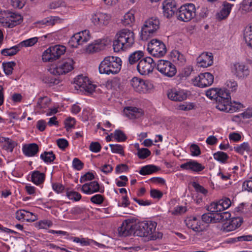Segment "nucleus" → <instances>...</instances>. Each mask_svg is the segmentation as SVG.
<instances>
[{"label": "nucleus", "mask_w": 252, "mask_h": 252, "mask_svg": "<svg viewBox=\"0 0 252 252\" xmlns=\"http://www.w3.org/2000/svg\"><path fill=\"white\" fill-rule=\"evenodd\" d=\"M134 32L128 29L119 31L116 34L113 42V48L115 52L126 51L134 44Z\"/></svg>", "instance_id": "nucleus-1"}, {"label": "nucleus", "mask_w": 252, "mask_h": 252, "mask_svg": "<svg viewBox=\"0 0 252 252\" xmlns=\"http://www.w3.org/2000/svg\"><path fill=\"white\" fill-rule=\"evenodd\" d=\"M157 223L152 220L140 222L135 226L134 234L143 237L146 241L155 240L161 237L160 233L156 231Z\"/></svg>", "instance_id": "nucleus-2"}, {"label": "nucleus", "mask_w": 252, "mask_h": 252, "mask_svg": "<svg viewBox=\"0 0 252 252\" xmlns=\"http://www.w3.org/2000/svg\"><path fill=\"white\" fill-rule=\"evenodd\" d=\"M122 63L121 58L118 57H106L99 65V72L100 74H117L121 69Z\"/></svg>", "instance_id": "nucleus-3"}, {"label": "nucleus", "mask_w": 252, "mask_h": 252, "mask_svg": "<svg viewBox=\"0 0 252 252\" xmlns=\"http://www.w3.org/2000/svg\"><path fill=\"white\" fill-rule=\"evenodd\" d=\"M159 21L157 17H151L145 21L141 30V39L146 40L153 36L159 29Z\"/></svg>", "instance_id": "nucleus-4"}, {"label": "nucleus", "mask_w": 252, "mask_h": 252, "mask_svg": "<svg viewBox=\"0 0 252 252\" xmlns=\"http://www.w3.org/2000/svg\"><path fill=\"white\" fill-rule=\"evenodd\" d=\"M74 62L72 58L64 59L52 65L49 71L55 75H63L71 71L74 68Z\"/></svg>", "instance_id": "nucleus-5"}, {"label": "nucleus", "mask_w": 252, "mask_h": 252, "mask_svg": "<svg viewBox=\"0 0 252 252\" xmlns=\"http://www.w3.org/2000/svg\"><path fill=\"white\" fill-rule=\"evenodd\" d=\"M156 65L157 70L165 76L172 77L177 72L175 65L169 61L159 60Z\"/></svg>", "instance_id": "nucleus-6"}, {"label": "nucleus", "mask_w": 252, "mask_h": 252, "mask_svg": "<svg viewBox=\"0 0 252 252\" xmlns=\"http://www.w3.org/2000/svg\"><path fill=\"white\" fill-rule=\"evenodd\" d=\"M147 49L150 54L158 58L163 57L166 53L165 44L157 39H152L148 44Z\"/></svg>", "instance_id": "nucleus-7"}, {"label": "nucleus", "mask_w": 252, "mask_h": 252, "mask_svg": "<svg viewBox=\"0 0 252 252\" xmlns=\"http://www.w3.org/2000/svg\"><path fill=\"white\" fill-rule=\"evenodd\" d=\"M195 7L192 3H188L180 7L178 12V19L188 22L195 16Z\"/></svg>", "instance_id": "nucleus-8"}, {"label": "nucleus", "mask_w": 252, "mask_h": 252, "mask_svg": "<svg viewBox=\"0 0 252 252\" xmlns=\"http://www.w3.org/2000/svg\"><path fill=\"white\" fill-rule=\"evenodd\" d=\"M74 83L76 85V88L77 86L79 89L89 94L93 93L96 87L91 83L88 77L82 75H79L76 77Z\"/></svg>", "instance_id": "nucleus-9"}, {"label": "nucleus", "mask_w": 252, "mask_h": 252, "mask_svg": "<svg viewBox=\"0 0 252 252\" xmlns=\"http://www.w3.org/2000/svg\"><path fill=\"white\" fill-rule=\"evenodd\" d=\"M156 66L153 59L151 57H146L138 63L137 69L139 73L143 75H146L152 72Z\"/></svg>", "instance_id": "nucleus-10"}, {"label": "nucleus", "mask_w": 252, "mask_h": 252, "mask_svg": "<svg viewBox=\"0 0 252 252\" xmlns=\"http://www.w3.org/2000/svg\"><path fill=\"white\" fill-rule=\"evenodd\" d=\"M90 39L89 31L84 30L74 34L69 40V44L71 46L77 48L79 45H82L88 41Z\"/></svg>", "instance_id": "nucleus-11"}, {"label": "nucleus", "mask_w": 252, "mask_h": 252, "mask_svg": "<svg viewBox=\"0 0 252 252\" xmlns=\"http://www.w3.org/2000/svg\"><path fill=\"white\" fill-rule=\"evenodd\" d=\"M214 82V76L209 72L200 73L193 79L195 86L204 88L210 86Z\"/></svg>", "instance_id": "nucleus-12"}, {"label": "nucleus", "mask_w": 252, "mask_h": 252, "mask_svg": "<svg viewBox=\"0 0 252 252\" xmlns=\"http://www.w3.org/2000/svg\"><path fill=\"white\" fill-rule=\"evenodd\" d=\"M131 85L135 91L140 93H146L153 88V85L149 81L137 77L131 79Z\"/></svg>", "instance_id": "nucleus-13"}, {"label": "nucleus", "mask_w": 252, "mask_h": 252, "mask_svg": "<svg viewBox=\"0 0 252 252\" xmlns=\"http://www.w3.org/2000/svg\"><path fill=\"white\" fill-rule=\"evenodd\" d=\"M111 19V16L108 14L96 12L93 13L91 18L92 23L98 27H102L107 25Z\"/></svg>", "instance_id": "nucleus-14"}, {"label": "nucleus", "mask_w": 252, "mask_h": 252, "mask_svg": "<svg viewBox=\"0 0 252 252\" xmlns=\"http://www.w3.org/2000/svg\"><path fill=\"white\" fill-rule=\"evenodd\" d=\"M232 73L237 77L244 79L247 77L250 74L248 67L242 63H235L231 65Z\"/></svg>", "instance_id": "nucleus-15"}, {"label": "nucleus", "mask_w": 252, "mask_h": 252, "mask_svg": "<svg viewBox=\"0 0 252 252\" xmlns=\"http://www.w3.org/2000/svg\"><path fill=\"white\" fill-rule=\"evenodd\" d=\"M227 103V104L220 103L219 106H216V108L220 111L232 113L240 111L244 107L243 104L238 101H230L229 99Z\"/></svg>", "instance_id": "nucleus-16"}, {"label": "nucleus", "mask_w": 252, "mask_h": 252, "mask_svg": "<svg viewBox=\"0 0 252 252\" xmlns=\"http://www.w3.org/2000/svg\"><path fill=\"white\" fill-rule=\"evenodd\" d=\"M136 223L132 220L128 219L123 222L121 226L118 229L119 234L122 236H127L132 233H134Z\"/></svg>", "instance_id": "nucleus-17"}, {"label": "nucleus", "mask_w": 252, "mask_h": 252, "mask_svg": "<svg viewBox=\"0 0 252 252\" xmlns=\"http://www.w3.org/2000/svg\"><path fill=\"white\" fill-rule=\"evenodd\" d=\"M163 15L167 18L172 17L177 10L174 0H164L162 2Z\"/></svg>", "instance_id": "nucleus-18"}, {"label": "nucleus", "mask_w": 252, "mask_h": 252, "mask_svg": "<svg viewBox=\"0 0 252 252\" xmlns=\"http://www.w3.org/2000/svg\"><path fill=\"white\" fill-rule=\"evenodd\" d=\"M198 66L207 67L212 65L214 62V57L211 53L203 52L196 59Z\"/></svg>", "instance_id": "nucleus-19"}, {"label": "nucleus", "mask_w": 252, "mask_h": 252, "mask_svg": "<svg viewBox=\"0 0 252 252\" xmlns=\"http://www.w3.org/2000/svg\"><path fill=\"white\" fill-rule=\"evenodd\" d=\"M187 95V91L182 89H172L169 90L167 93L168 97L175 101H182L186 99Z\"/></svg>", "instance_id": "nucleus-20"}, {"label": "nucleus", "mask_w": 252, "mask_h": 252, "mask_svg": "<svg viewBox=\"0 0 252 252\" xmlns=\"http://www.w3.org/2000/svg\"><path fill=\"white\" fill-rule=\"evenodd\" d=\"M188 227L192 229L196 232L204 231L205 227L200 220L196 217H191L185 220Z\"/></svg>", "instance_id": "nucleus-21"}, {"label": "nucleus", "mask_w": 252, "mask_h": 252, "mask_svg": "<svg viewBox=\"0 0 252 252\" xmlns=\"http://www.w3.org/2000/svg\"><path fill=\"white\" fill-rule=\"evenodd\" d=\"M123 113L126 117L130 119H138L144 115V111L142 109L132 106L125 107Z\"/></svg>", "instance_id": "nucleus-22"}, {"label": "nucleus", "mask_w": 252, "mask_h": 252, "mask_svg": "<svg viewBox=\"0 0 252 252\" xmlns=\"http://www.w3.org/2000/svg\"><path fill=\"white\" fill-rule=\"evenodd\" d=\"M180 168L183 170H190L195 172L201 171L205 168L201 164L193 160H189L181 164Z\"/></svg>", "instance_id": "nucleus-23"}, {"label": "nucleus", "mask_w": 252, "mask_h": 252, "mask_svg": "<svg viewBox=\"0 0 252 252\" xmlns=\"http://www.w3.org/2000/svg\"><path fill=\"white\" fill-rule=\"evenodd\" d=\"M81 191L86 194H92L100 191V187L96 181H91L82 185Z\"/></svg>", "instance_id": "nucleus-24"}, {"label": "nucleus", "mask_w": 252, "mask_h": 252, "mask_svg": "<svg viewBox=\"0 0 252 252\" xmlns=\"http://www.w3.org/2000/svg\"><path fill=\"white\" fill-rule=\"evenodd\" d=\"M0 144L2 148L9 152H12L13 149L17 145V143L14 140L3 136H0Z\"/></svg>", "instance_id": "nucleus-25"}, {"label": "nucleus", "mask_w": 252, "mask_h": 252, "mask_svg": "<svg viewBox=\"0 0 252 252\" xmlns=\"http://www.w3.org/2000/svg\"><path fill=\"white\" fill-rule=\"evenodd\" d=\"M39 151V147L36 143L25 144L22 147L23 154L27 157L34 156Z\"/></svg>", "instance_id": "nucleus-26"}, {"label": "nucleus", "mask_w": 252, "mask_h": 252, "mask_svg": "<svg viewBox=\"0 0 252 252\" xmlns=\"http://www.w3.org/2000/svg\"><path fill=\"white\" fill-rule=\"evenodd\" d=\"M233 5L234 4L227 1L223 2L221 10L218 13V18L220 20L227 18L229 15Z\"/></svg>", "instance_id": "nucleus-27"}, {"label": "nucleus", "mask_w": 252, "mask_h": 252, "mask_svg": "<svg viewBox=\"0 0 252 252\" xmlns=\"http://www.w3.org/2000/svg\"><path fill=\"white\" fill-rule=\"evenodd\" d=\"M218 96L217 98V105L220 103L227 104V102L230 99V95L227 90L218 89Z\"/></svg>", "instance_id": "nucleus-28"}, {"label": "nucleus", "mask_w": 252, "mask_h": 252, "mask_svg": "<svg viewBox=\"0 0 252 252\" xmlns=\"http://www.w3.org/2000/svg\"><path fill=\"white\" fill-rule=\"evenodd\" d=\"M69 240L72 241L73 242L78 243L82 247L88 246L92 244H97V242L93 239L88 238H84L82 236L78 237H70Z\"/></svg>", "instance_id": "nucleus-29"}, {"label": "nucleus", "mask_w": 252, "mask_h": 252, "mask_svg": "<svg viewBox=\"0 0 252 252\" xmlns=\"http://www.w3.org/2000/svg\"><path fill=\"white\" fill-rule=\"evenodd\" d=\"M105 46V44L102 43L101 41L97 40L94 43L88 45L86 48V51L88 53L96 52L103 49Z\"/></svg>", "instance_id": "nucleus-30"}, {"label": "nucleus", "mask_w": 252, "mask_h": 252, "mask_svg": "<svg viewBox=\"0 0 252 252\" xmlns=\"http://www.w3.org/2000/svg\"><path fill=\"white\" fill-rule=\"evenodd\" d=\"M50 52L54 60L58 59L62 55L64 54L66 51L64 46L57 45L50 47Z\"/></svg>", "instance_id": "nucleus-31"}, {"label": "nucleus", "mask_w": 252, "mask_h": 252, "mask_svg": "<svg viewBox=\"0 0 252 252\" xmlns=\"http://www.w3.org/2000/svg\"><path fill=\"white\" fill-rule=\"evenodd\" d=\"M45 178V175L39 171L35 170L32 172L31 181L36 185L43 184Z\"/></svg>", "instance_id": "nucleus-32"}, {"label": "nucleus", "mask_w": 252, "mask_h": 252, "mask_svg": "<svg viewBox=\"0 0 252 252\" xmlns=\"http://www.w3.org/2000/svg\"><path fill=\"white\" fill-rule=\"evenodd\" d=\"M170 56L174 62L180 65H184L186 62L185 56L178 50H173L170 53Z\"/></svg>", "instance_id": "nucleus-33"}, {"label": "nucleus", "mask_w": 252, "mask_h": 252, "mask_svg": "<svg viewBox=\"0 0 252 252\" xmlns=\"http://www.w3.org/2000/svg\"><path fill=\"white\" fill-rule=\"evenodd\" d=\"M9 11H1L0 13V24L4 27L11 28Z\"/></svg>", "instance_id": "nucleus-34"}, {"label": "nucleus", "mask_w": 252, "mask_h": 252, "mask_svg": "<svg viewBox=\"0 0 252 252\" xmlns=\"http://www.w3.org/2000/svg\"><path fill=\"white\" fill-rule=\"evenodd\" d=\"M159 168L153 164H149L143 166L139 173L142 175H149L157 172Z\"/></svg>", "instance_id": "nucleus-35"}, {"label": "nucleus", "mask_w": 252, "mask_h": 252, "mask_svg": "<svg viewBox=\"0 0 252 252\" xmlns=\"http://www.w3.org/2000/svg\"><path fill=\"white\" fill-rule=\"evenodd\" d=\"M244 38L248 46L252 48V25H249L245 28Z\"/></svg>", "instance_id": "nucleus-36"}, {"label": "nucleus", "mask_w": 252, "mask_h": 252, "mask_svg": "<svg viewBox=\"0 0 252 252\" xmlns=\"http://www.w3.org/2000/svg\"><path fill=\"white\" fill-rule=\"evenodd\" d=\"M11 28L21 23L23 21L22 16L15 12L9 11Z\"/></svg>", "instance_id": "nucleus-37"}, {"label": "nucleus", "mask_w": 252, "mask_h": 252, "mask_svg": "<svg viewBox=\"0 0 252 252\" xmlns=\"http://www.w3.org/2000/svg\"><path fill=\"white\" fill-rule=\"evenodd\" d=\"M135 21L134 12L132 11H128L125 14L122 22L125 26H131Z\"/></svg>", "instance_id": "nucleus-38"}, {"label": "nucleus", "mask_w": 252, "mask_h": 252, "mask_svg": "<svg viewBox=\"0 0 252 252\" xmlns=\"http://www.w3.org/2000/svg\"><path fill=\"white\" fill-rule=\"evenodd\" d=\"M250 150V146L248 142H243L234 147V150L241 155H244L245 153H248Z\"/></svg>", "instance_id": "nucleus-39"}, {"label": "nucleus", "mask_w": 252, "mask_h": 252, "mask_svg": "<svg viewBox=\"0 0 252 252\" xmlns=\"http://www.w3.org/2000/svg\"><path fill=\"white\" fill-rule=\"evenodd\" d=\"M40 158L45 163H51L55 159V155L53 152H44L40 155Z\"/></svg>", "instance_id": "nucleus-40"}, {"label": "nucleus", "mask_w": 252, "mask_h": 252, "mask_svg": "<svg viewBox=\"0 0 252 252\" xmlns=\"http://www.w3.org/2000/svg\"><path fill=\"white\" fill-rule=\"evenodd\" d=\"M20 50L19 45H17L9 48H5L1 51V53L4 56H13Z\"/></svg>", "instance_id": "nucleus-41"}, {"label": "nucleus", "mask_w": 252, "mask_h": 252, "mask_svg": "<svg viewBox=\"0 0 252 252\" xmlns=\"http://www.w3.org/2000/svg\"><path fill=\"white\" fill-rule=\"evenodd\" d=\"M144 56L142 51H136L131 54L128 58L129 62L130 64H132L136 63Z\"/></svg>", "instance_id": "nucleus-42"}, {"label": "nucleus", "mask_w": 252, "mask_h": 252, "mask_svg": "<svg viewBox=\"0 0 252 252\" xmlns=\"http://www.w3.org/2000/svg\"><path fill=\"white\" fill-rule=\"evenodd\" d=\"M216 213L214 214L213 213H205L202 216V220L207 223H217V220H216Z\"/></svg>", "instance_id": "nucleus-43"}, {"label": "nucleus", "mask_w": 252, "mask_h": 252, "mask_svg": "<svg viewBox=\"0 0 252 252\" xmlns=\"http://www.w3.org/2000/svg\"><path fill=\"white\" fill-rule=\"evenodd\" d=\"M50 99L47 97H41L39 98L37 103V107L39 109H46L49 107L50 104Z\"/></svg>", "instance_id": "nucleus-44"}, {"label": "nucleus", "mask_w": 252, "mask_h": 252, "mask_svg": "<svg viewBox=\"0 0 252 252\" xmlns=\"http://www.w3.org/2000/svg\"><path fill=\"white\" fill-rule=\"evenodd\" d=\"M187 211L186 207L182 206H177L173 209H169L168 212L174 216L181 215Z\"/></svg>", "instance_id": "nucleus-45"}, {"label": "nucleus", "mask_w": 252, "mask_h": 252, "mask_svg": "<svg viewBox=\"0 0 252 252\" xmlns=\"http://www.w3.org/2000/svg\"><path fill=\"white\" fill-rule=\"evenodd\" d=\"M15 65V63L13 62L3 63H2V67L5 74L8 75L11 74L12 73L13 67Z\"/></svg>", "instance_id": "nucleus-46"}, {"label": "nucleus", "mask_w": 252, "mask_h": 252, "mask_svg": "<svg viewBox=\"0 0 252 252\" xmlns=\"http://www.w3.org/2000/svg\"><path fill=\"white\" fill-rule=\"evenodd\" d=\"M151 151L147 148H137V155L140 159H145L150 156Z\"/></svg>", "instance_id": "nucleus-47"}, {"label": "nucleus", "mask_w": 252, "mask_h": 252, "mask_svg": "<svg viewBox=\"0 0 252 252\" xmlns=\"http://www.w3.org/2000/svg\"><path fill=\"white\" fill-rule=\"evenodd\" d=\"M60 20L58 17H50L42 20L41 23L46 26H53L60 22Z\"/></svg>", "instance_id": "nucleus-48"}, {"label": "nucleus", "mask_w": 252, "mask_h": 252, "mask_svg": "<svg viewBox=\"0 0 252 252\" xmlns=\"http://www.w3.org/2000/svg\"><path fill=\"white\" fill-rule=\"evenodd\" d=\"M66 195L69 199L74 201H78L81 198V195L74 190H67Z\"/></svg>", "instance_id": "nucleus-49"}, {"label": "nucleus", "mask_w": 252, "mask_h": 252, "mask_svg": "<svg viewBox=\"0 0 252 252\" xmlns=\"http://www.w3.org/2000/svg\"><path fill=\"white\" fill-rule=\"evenodd\" d=\"M216 220H217V222L224 221L231 217V214L228 211L216 213Z\"/></svg>", "instance_id": "nucleus-50"}, {"label": "nucleus", "mask_w": 252, "mask_h": 252, "mask_svg": "<svg viewBox=\"0 0 252 252\" xmlns=\"http://www.w3.org/2000/svg\"><path fill=\"white\" fill-rule=\"evenodd\" d=\"M208 210L214 214L219 213L218 212L222 211L219 201L211 203L208 207Z\"/></svg>", "instance_id": "nucleus-51"}, {"label": "nucleus", "mask_w": 252, "mask_h": 252, "mask_svg": "<svg viewBox=\"0 0 252 252\" xmlns=\"http://www.w3.org/2000/svg\"><path fill=\"white\" fill-rule=\"evenodd\" d=\"M37 41L38 38L37 37H32L21 42L19 45L20 46L22 47H31L36 43Z\"/></svg>", "instance_id": "nucleus-52"}, {"label": "nucleus", "mask_w": 252, "mask_h": 252, "mask_svg": "<svg viewBox=\"0 0 252 252\" xmlns=\"http://www.w3.org/2000/svg\"><path fill=\"white\" fill-rule=\"evenodd\" d=\"M214 158L222 163H224L228 159L227 154L223 152H218L214 154Z\"/></svg>", "instance_id": "nucleus-53"}, {"label": "nucleus", "mask_w": 252, "mask_h": 252, "mask_svg": "<svg viewBox=\"0 0 252 252\" xmlns=\"http://www.w3.org/2000/svg\"><path fill=\"white\" fill-rule=\"evenodd\" d=\"M218 88H211L206 91V95L210 99H216L218 96Z\"/></svg>", "instance_id": "nucleus-54"}, {"label": "nucleus", "mask_w": 252, "mask_h": 252, "mask_svg": "<svg viewBox=\"0 0 252 252\" xmlns=\"http://www.w3.org/2000/svg\"><path fill=\"white\" fill-rule=\"evenodd\" d=\"M112 153L124 155V147L120 144H109Z\"/></svg>", "instance_id": "nucleus-55"}, {"label": "nucleus", "mask_w": 252, "mask_h": 252, "mask_svg": "<svg viewBox=\"0 0 252 252\" xmlns=\"http://www.w3.org/2000/svg\"><path fill=\"white\" fill-rule=\"evenodd\" d=\"M241 9L245 12L252 11V0H243L241 4Z\"/></svg>", "instance_id": "nucleus-56"}, {"label": "nucleus", "mask_w": 252, "mask_h": 252, "mask_svg": "<svg viewBox=\"0 0 252 252\" xmlns=\"http://www.w3.org/2000/svg\"><path fill=\"white\" fill-rule=\"evenodd\" d=\"M42 60L45 62H53L55 60L51 54L50 48L43 52L42 54Z\"/></svg>", "instance_id": "nucleus-57"}, {"label": "nucleus", "mask_w": 252, "mask_h": 252, "mask_svg": "<svg viewBox=\"0 0 252 252\" xmlns=\"http://www.w3.org/2000/svg\"><path fill=\"white\" fill-rule=\"evenodd\" d=\"M113 135L115 139L118 142L124 141L126 139L125 134L120 130H116Z\"/></svg>", "instance_id": "nucleus-58"}, {"label": "nucleus", "mask_w": 252, "mask_h": 252, "mask_svg": "<svg viewBox=\"0 0 252 252\" xmlns=\"http://www.w3.org/2000/svg\"><path fill=\"white\" fill-rule=\"evenodd\" d=\"M104 200V197L100 194H97L91 197V201L95 204L100 205L102 204Z\"/></svg>", "instance_id": "nucleus-59"}, {"label": "nucleus", "mask_w": 252, "mask_h": 252, "mask_svg": "<svg viewBox=\"0 0 252 252\" xmlns=\"http://www.w3.org/2000/svg\"><path fill=\"white\" fill-rule=\"evenodd\" d=\"M221 211L228 209L231 205V201L228 198H223L219 200Z\"/></svg>", "instance_id": "nucleus-60"}, {"label": "nucleus", "mask_w": 252, "mask_h": 252, "mask_svg": "<svg viewBox=\"0 0 252 252\" xmlns=\"http://www.w3.org/2000/svg\"><path fill=\"white\" fill-rule=\"evenodd\" d=\"M192 186L197 192L201 193L204 196L207 195L208 190L199 184L194 182Z\"/></svg>", "instance_id": "nucleus-61"}, {"label": "nucleus", "mask_w": 252, "mask_h": 252, "mask_svg": "<svg viewBox=\"0 0 252 252\" xmlns=\"http://www.w3.org/2000/svg\"><path fill=\"white\" fill-rule=\"evenodd\" d=\"M242 188L243 190L252 192V177L244 182Z\"/></svg>", "instance_id": "nucleus-62"}, {"label": "nucleus", "mask_w": 252, "mask_h": 252, "mask_svg": "<svg viewBox=\"0 0 252 252\" xmlns=\"http://www.w3.org/2000/svg\"><path fill=\"white\" fill-rule=\"evenodd\" d=\"M191 155L192 156H198L200 155V149L198 145L195 144H191L190 147Z\"/></svg>", "instance_id": "nucleus-63"}, {"label": "nucleus", "mask_w": 252, "mask_h": 252, "mask_svg": "<svg viewBox=\"0 0 252 252\" xmlns=\"http://www.w3.org/2000/svg\"><path fill=\"white\" fill-rule=\"evenodd\" d=\"M193 108V106L191 103H185L183 104H179L177 106V109L178 110H182L188 111L192 109Z\"/></svg>", "instance_id": "nucleus-64"}]
</instances>
